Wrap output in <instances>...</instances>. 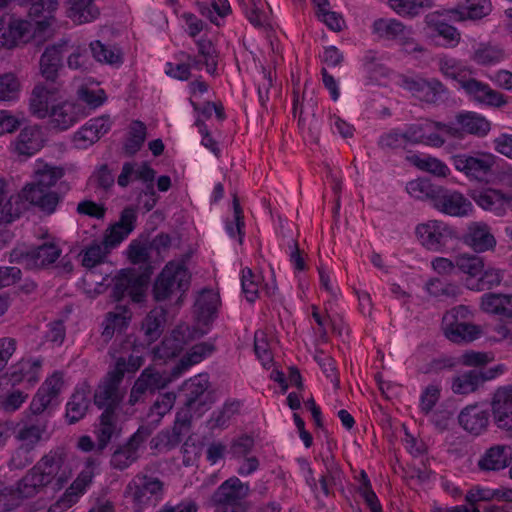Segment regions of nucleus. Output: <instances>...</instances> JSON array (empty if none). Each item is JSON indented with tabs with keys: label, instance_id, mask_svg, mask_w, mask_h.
<instances>
[{
	"label": "nucleus",
	"instance_id": "nucleus-1",
	"mask_svg": "<svg viewBox=\"0 0 512 512\" xmlns=\"http://www.w3.org/2000/svg\"><path fill=\"white\" fill-rule=\"evenodd\" d=\"M72 474L68 453L63 447H56L43 455L18 481V493L32 498L49 486L55 491L61 490Z\"/></svg>",
	"mask_w": 512,
	"mask_h": 512
},
{
	"label": "nucleus",
	"instance_id": "nucleus-2",
	"mask_svg": "<svg viewBox=\"0 0 512 512\" xmlns=\"http://www.w3.org/2000/svg\"><path fill=\"white\" fill-rule=\"evenodd\" d=\"M143 364L144 359L139 355L118 358L115 367L107 372L94 391L95 406L103 412L117 413L124 398L120 385L125 374L135 373Z\"/></svg>",
	"mask_w": 512,
	"mask_h": 512
},
{
	"label": "nucleus",
	"instance_id": "nucleus-3",
	"mask_svg": "<svg viewBox=\"0 0 512 512\" xmlns=\"http://www.w3.org/2000/svg\"><path fill=\"white\" fill-rule=\"evenodd\" d=\"M63 176V168L44 165L35 172L34 182L23 188L22 197L42 212L52 214L60 203L61 196L50 188Z\"/></svg>",
	"mask_w": 512,
	"mask_h": 512
},
{
	"label": "nucleus",
	"instance_id": "nucleus-4",
	"mask_svg": "<svg viewBox=\"0 0 512 512\" xmlns=\"http://www.w3.org/2000/svg\"><path fill=\"white\" fill-rule=\"evenodd\" d=\"M209 387L207 375L200 374L186 381L183 385V406L176 415L191 425L193 418H200L206 413L215 401Z\"/></svg>",
	"mask_w": 512,
	"mask_h": 512
},
{
	"label": "nucleus",
	"instance_id": "nucleus-5",
	"mask_svg": "<svg viewBox=\"0 0 512 512\" xmlns=\"http://www.w3.org/2000/svg\"><path fill=\"white\" fill-rule=\"evenodd\" d=\"M249 494V486L237 477L224 481L212 494L210 504L214 512H246L249 503L246 497Z\"/></svg>",
	"mask_w": 512,
	"mask_h": 512
},
{
	"label": "nucleus",
	"instance_id": "nucleus-6",
	"mask_svg": "<svg viewBox=\"0 0 512 512\" xmlns=\"http://www.w3.org/2000/svg\"><path fill=\"white\" fill-rule=\"evenodd\" d=\"M151 273L150 267H147L144 271L135 268L122 270L114 278L112 296L115 301H121L128 296L135 303L142 302Z\"/></svg>",
	"mask_w": 512,
	"mask_h": 512
},
{
	"label": "nucleus",
	"instance_id": "nucleus-7",
	"mask_svg": "<svg viewBox=\"0 0 512 512\" xmlns=\"http://www.w3.org/2000/svg\"><path fill=\"white\" fill-rule=\"evenodd\" d=\"M190 284L187 269L181 264L168 263L155 279L152 295L155 301L161 302L170 299L178 292H185Z\"/></svg>",
	"mask_w": 512,
	"mask_h": 512
},
{
	"label": "nucleus",
	"instance_id": "nucleus-8",
	"mask_svg": "<svg viewBox=\"0 0 512 512\" xmlns=\"http://www.w3.org/2000/svg\"><path fill=\"white\" fill-rule=\"evenodd\" d=\"M372 28L373 33L379 38L397 41L408 53L424 51V48L415 40L412 28L396 19H377Z\"/></svg>",
	"mask_w": 512,
	"mask_h": 512
},
{
	"label": "nucleus",
	"instance_id": "nucleus-9",
	"mask_svg": "<svg viewBox=\"0 0 512 512\" xmlns=\"http://www.w3.org/2000/svg\"><path fill=\"white\" fill-rule=\"evenodd\" d=\"M61 255V249L52 241L44 242L36 247L15 248L11 252V259L26 269L45 268Z\"/></svg>",
	"mask_w": 512,
	"mask_h": 512
},
{
	"label": "nucleus",
	"instance_id": "nucleus-10",
	"mask_svg": "<svg viewBox=\"0 0 512 512\" xmlns=\"http://www.w3.org/2000/svg\"><path fill=\"white\" fill-rule=\"evenodd\" d=\"M452 160L457 171L477 181H484L492 174L493 167L496 164L495 155L482 151L458 154L453 156Z\"/></svg>",
	"mask_w": 512,
	"mask_h": 512
},
{
	"label": "nucleus",
	"instance_id": "nucleus-11",
	"mask_svg": "<svg viewBox=\"0 0 512 512\" xmlns=\"http://www.w3.org/2000/svg\"><path fill=\"white\" fill-rule=\"evenodd\" d=\"M32 32V24L28 21L4 14L0 18V47L14 48L26 43Z\"/></svg>",
	"mask_w": 512,
	"mask_h": 512
},
{
	"label": "nucleus",
	"instance_id": "nucleus-12",
	"mask_svg": "<svg viewBox=\"0 0 512 512\" xmlns=\"http://www.w3.org/2000/svg\"><path fill=\"white\" fill-rule=\"evenodd\" d=\"M170 380L164 377L154 367L145 368L134 382L131 388L128 403L134 406L143 401L147 393L154 394L156 391L165 388Z\"/></svg>",
	"mask_w": 512,
	"mask_h": 512
},
{
	"label": "nucleus",
	"instance_id": "nucleus-13",
	"mask_svg": "<svg viewBox=\"0 0 512 512\" xmlns=\"http://www.w3.org/2000/svg\"><path fill=\"white\" fill-rule=\"evenodd\" d=\"M490 406L496 426L512 434V385L499 387L492 395Z\"/></svg>",
	"mask_w": 512,
	"mask_h": 512
},
{
	"label": "nucleus",
	"instance_id": "nucleus-14",
	"mask_svg": "<svg viewBox=\"0 0 512 512\" xmlns=\"http://www.w3.org/2000/svg\"><path fill=\"white\" fill-rule=\"evenodd\" d=\"M422 245L429 250L439 251L454 237V231L440 221H429L416 228Z\"/></svg>",
	"mask_w": 512,
	"mask_h": 512
},
{
	"label": "nucleus",
	"instance_id": "nucleus-15",
	"mask_svg": "<svg viewBox=\"0 0 512 512\" xmlns=\"http://www.w3.org/2000/svg\"><path fill=\"white\" fill-rule=\"evenodd\" d=\"M432 205L442 213L457 217L466 216L472 210L471 202L462 193L442 186L434 196Z\"/></svg>",
	"mask_w": 512,
	"mask_h": 512
},
{
	"label": "nucleus",
	"instance_id": "nucleus-16",
	"mask_svg": "<svg viewBox=\"0 0 512 512\" xmlns=\"http://www.w3.org/2000/svg\"><path fill=\"white\" fill-rule=\"evenodd\" d=\"M88 114L82 103L64 101L53 105L48 116L54 128L66 130Z\"/></svg>",
	"mask_w": 512,
	"mask_h": 512
},
{
	"label": "nucleus",
	"instance_id": "nucleus-17",
	"mask_svg": "<svg viewBox=\"0 0 512 512\" xmlns=\"http://www.w3.org/2000/svg\"><path fill=\"white\" fill-rule=\"evenodd\" d=\"M43 144L41 128L37 125H30L20 131L11 143V149L18 156L31 157L43 147Z\"/></svg>",
	"mask_w": 512,
	"mask_h": 512
},
{
	"label": "nucleus",
	"instance_id": "nucleus-18",
	"mask_svg": "<svg viewBox=\"0 0 512 512\" xmlns=\"http://www.w3.org/2000/svg\"><path fill=\"white\" fill-rule=\"evenodd\" d=\"M466 94L476 102L500 107L506 103L503 94L493 90L488 84L475 78L466 77L460 84Z\"/></svg>",
	"mask_w": 512,
	"mask_h": 512
},
{
	"label": "nucleus",
	"instance_id": "nucleus-19",
	"mask_svg": "<svg viewBox=\"0 0 512 512\" xmlns=\"http://www.w3.org/2000/svg\"><path fill=\"white\" fill-rule=\"evenodd\" d=\"M162 490V482L158 478L147 475H137L127 485L125 496L130 497L136 504H145L151 496Z\"/></svg>",
	"mask_w": 512,
	"mask_h": 512
},
{
	"label": "nucleus",
	"instance_id": "nucleus-20",
	"mask_svg": "<svg viewBox=\"0 0 512 512\" xmlns=\"http://www.w3.org/2000/svg\"><path fill=\"white\" fill-rule=\"evenodd\" d=\"M492 11L490 0H465V4L446 9L443 15L453 21L480 20Z\"/></svg>",
	"mask_w": 512,
	"mask_h": 512
},
{
	"label": "nucleus",
	"instance_id": "nucleus-21",
	"mask_svg": "<svg viewBox=\"0 0 512 512\" xmlns=\"http://www.w3.org/2000/svg\"><path fill=\"white\" fill-rule=\"evenodd\" d=\"M462 240L477 253L493 250L496 246V239L491 233L490 227L483 222L471 223Z\"/></svg>",
	"mask_w": 512,
	"mask_h": 512
},
{
	"label": "nucleus",
	"instance_id": "nucleus-22",
	"mask_svg": "<svg viewBox=\"0 0 512 512\" xmlns=\"http://www.w3.org/2000/svg\"><path fill=\"white\" fill-rule=\"evenodd\" d=\"M58 0H37L26 7L28 16L35 20L34 33L45 34L55 22L54 13L58 9Z\"/></svg>",
	"mask_w": 512,
	"mask_h": 512
},
{
	"label": "nucleus",
	"instance_id": "nucleus-23",
	"mask_svg": "<svg viewBox=\"0 0 512 512\" xmlns=\"http://www.w3.org/2000/svg\"><path fill=\"white\" fill-rule=\"evenodd\" d=\"M191 425L180 418L175 417L174 424L171 429H165L152 438L150 445L152 449L158 451H170L178 446L185 433L189 432Z\"/></svg>",
	"mask_w": 512,
	"mask_h": 512
},
{
	"label": "nucleus",
	"instance_id": "nucleus-24",
	"mask_svg": "<svg viewBox=\"0 0 512 512\" xmlns=\"http://www.w3.org/2000/svg\"><path fill=\"white\" fill-rule=\"evenodd\" d=\"M90 385L86 382L76 387L66 404L65 419L68 424H75L83 419L90 406Z\"/></svg>",
	"mask_w": 512,
	"mask_h": 512
},
{
	"label": "nucleus",
	"instance_id": "nucleus-25",
	"mask_svg": "<svg viewBox=\"0 0 512 512\" xmlns=\"http://www.w3.org/2000/svg\"><path fill=\"white\" fill-rule=\"evenodd\" d=\"M47 428L45 417L26 418L15 431V438L22 442L27 450H31L42 440Z\"/></svg>",
	"mask_w": 512,
	"mask_h": 512
},
{
	"label": "nucleus",
	"instance_id": "nucleus-26",
	"mask_svg": "<svg viewBox=\"0 0 512 512\" xmlns=\"http://www.w3.org/2000/svg\"><path fill=\"white\" fill-rule=\"evenodd\" d=\"M511 461V446L497 444L484 452L478 461V467L482 471H499L509 466Z\"/></svg>",
	"mask_w": 512,
	"mask_h": 512
},
{
	"label": "nucleus",
	"instance_id": "nucleus-27",
	"mask_svg": "<svg viewBox=\"0 0 512 512\" xmlns=\"http://www.w3.org/2000/svg\"><path fill=\"white\" fill-rule=\"evenodd\" d=\"M495 377V372L491 369L487 372L470 370L461 375L455 376L452 380L451 389L453 393L459 395H468L475 392L484 382Z\"/></svg>",
	"mask_w": 512,
	"mask_h": 512
},
{
	"label": "nucleus",
	"instance_id": "nucleus-28",
	"mask_svg": "<svg viewBox=\"0 0 512 512\" xmlns=\"http://www.w3.org/2000/svg\"><path fill=\"white\" fill-rule=\"evenodd\" d=\"M475 203L483 210L503 216L507 212L506 193L498 189L486 188L474 191L471 195Z\"/></svg>",
	"mask_w": 512,
	"mask_h": 512
},
{
	"label": "nucleus",
	"instance_id": "nucleus-29",
	"mask_svg": "<svg viewBox=\"0 0 512 512\" xmlns=\"http://www.w3.org/2000/svg\"><path fill=\"white\" fill-rule=\"evenodd\" d=\"M62 50L63 45L61 44L48 46L40 57V73L46 81L52 84L57 83L59 71L63 66Z\"/></svg>",
	"mask_w": 512,
	"mask_h": 512
},
{
	"label": "nucleus",
	"instance_id": "nucleus-30",
	"mask_svg": "<svg viewBox=\"0 0 512 512\" xmlns=\"http://www.w3.org/2000/svg\"><path fill=\"white\" fill-rule=\"evenodd\" d=\"M460 426L471 434L479 435L487 429L489 413L481 410L477 405L465 407L458 416Z\"/></svg>",
	"mask_w": 512,
	"mask_h": 512
},
{
	"label": "nucleus",
	"instance_id": "nucleus-31",
	"mask_svg": "<svg viewBox=\"0 0 512 512\" xmlns=\"http://www.w3.org/2000/svg\"><path fill=\"white\" fill-rule=\"evenodd\" d=\"M455 119L460 126L461 138H463L464 134L484 137L491 129L490 122L484 116L476 112H461L455 116Z\"/></svg>",
	"mask_w": 512,
	"mask_h": 512
},
{
	"label": "nucleus",
	"instance_id": "nucleus-32",
	"mask_svg": "<svg viewBox=\"0 0 512 512\" xmlns=\"http://www.w3.org/2000/svg\"><path fill=\"white\" fill-rule=\"evenodd\" d=\"M481 308L484 312L501 319H512V295L486 293L481 298Z\"/></svg>",
	"mask_w": 512,
	"mask_h": 512
},
{
	"label": "nucleus",
	"instance_id": "nucleus-33",
	"mask_svg": "<svg viewBox=\"0 0 512 512\" xmlns=\"http://www.w3.org/2000/svg\"><path fill=\"white\" fill-rule=\"evenodd\" d=\"M185 344V333L181 327H178L169 336H165L159 345L153 348L154 357L160 360L174 358L181 353Z\"/></svg>",
	"mask_w": 512,
	"mask_h": 512
},
{
	"label": "nucleus",
	"instance_id": "nucleus-34",
	"mask_svg": "<svg viewBox=\"0 0 512 512\" xmlns=\"http://www.w3.org/2000/svg\"><path fill=\"white\" fill-rule=\"evenodd\" d=\"M111 127L109 116H102L89 120L78 132L75 134L76 142H84L89 145L95 143L106 134Z\"/></svg>",
	"mask_w": 512,
	"mask_h": 512
},
{
	"label": "nucleus",
	"instance_id": "nucleus-35",
	"mask_svg": "<svg viewBox=\"0 0 512 512\" xmlns=\"http://www.w3.org/2000/svg\"><path fill=\"white\" fill-rule=\"evenodd\" d=\"M57 88H48L44 84H37L32 90L29 100L30 113L39 118L44 119L49 115V96L54 94Z\"/></svg>",
	"mask_w": 512,
	"mask_h": 512
},
{
	"label": "nucleus",
	"instance_id": "nucleus-36",
	"mask_svg": "<svg viewBox=\"0 0 512 512\" xmlns=\"http://www.w3.org/2000/svg\"><path fill=\"white\" fill-rule=\"evenodd\" d=\"M89 47L96 61L117 67L123 64L124 54L117 45H106L95 40L90 43Z\"/></svg>",
	"mask_w": 512,
	"mask_h": 512
},
{
	"label": "nucleus",
	"instance_id": "nucleus-37",
	"mask_svg": "<svg viewBox=\"0 0 512 512\" xmlns=\"http://www.w3.org/2000/svg\"><path fill=\"white\" fill-rule=\"evenodd\" d=\"M445 336L454 343H468L477 339L481 334L479 326L465 323L454 322L444 328Z\"/></svg>",
	"mask_w": 512,
	"mask_h": 512
},
{
	"label": "nucleus",
	"instance_id": "nucleus-38",
	"mask_svg": "<svg viewBox=\"0 0 512 512\" xmlns=\"http://www.w3.org/2000/svg\"><path fill=\"white\" fill-rule=\"evenodd\" d=\"M69 4L68 15L78 24L88 23L96 19L99 9L94 0H67Z\"/></svg>",
	"mask_w": 512,
	"mask_h": 512
},
{
	"label": "nucleus",
	"instance_id": "nucleus-39",
	"mask_svg": "<svg viewBox=\"0 0 512 512\" xmlns=\"http://www.w3.org/2000/svg\"><path fill=\"white\" fill-rule=\"evenodd\" d=\"M98 465L99 462L97 459L88 457L85 461L84 468L66 490V495L77 497L84 493L85 489L91 484L95 475V469Z\"/></svg>",
	"mask_w": 512,
	"mask_h": 512
},
{
	"label": "nucleus",
	"instance_id": "nucleus-40",
	"mask_svg": "<svg viewBox=\"0 0 512 512\" xmlns=\"http://www.w3.org/2000/svg\"><path fill=\"white\" fill-rule=\"evenodd\" d=\"M117 431V413L102 412L99 428L96 431L97 449L100 452L107 447Z\"/></svg>",
	"mask_w": 512,
	"mask_h": 512
},
{
	"label": "nucleus",
	"instance_id": "nucleus-41",
	"mask_svg": "<svg viewBox=\"0 0 512 512\" xmlns=\"http://www.w3.org/2000/svg\"><path fill=\"white\" fill-rule=\"evenodd\" d=\"M215 350V346L209 342L194 345L190 351L179 361L173 369V375H179L183 370L201 362L206 356Z\"/></svg>",
	"mask_w": 512,
	"mask_h": 512
},
{
	"label": "nucleus",
	"instance_id": "nucleus-42",
	"mask_svg": "<svg viewBox=\"0 0 512 512\" xmlns=\"http://www.w3.org/2000/svg\"><path fill=\"white\" fill-rule=\"evenodd\" d=\"M166 312L163 309L151 310L142 322V330L148 343L157 340L163 332Z\"/></svg>",
	"mask_w": 512,
	"mask_h": 512
},
{
	"label": "nucleus",
	"instance_id": "nucleus-43",
	"mask_svg": "<svg viewBox=\"0 0 512 512\" xmlns=\"http://www.w3.org/2000/svg\"><path fill=\"white\" fill-rule=\"evenodd\" d=\"M138 450L135 445H130L129 440L125 444L120 445L111 455V467L119 471L127 469L138 460Z\"/></svg>",
	"mask_w": 512,
	"mask_h": 512
},
{
	"label": "nucleus",
	"instance_id": "nucleus-44",
	"mask_svg": "<svg viewBox=\"0 0 512 512\" xmlns=\"http://www.w3.org/2000/svg\"><path fill=\"white\" fill-rule=\"evenodd\" d=\"M438 67L445 77L451 78L459 84H461L462 81L472 73V71L468 67L464 66L459 60L448 56H442L439 58Z\"/></svg>",
	"mask_w": 512,
	"mask_h": 512
},
{
	"label": "nucleus",
	"instance_id": "nucleus-45",
	"mask_svg": "<svg viewBox=\"0 0 512 512\" xmlns=\"http://www.w3.org/2000/svg\"><path fill=\"white\" fill-rule=\"evenodd\" d=\"M439 187V185L431 183L428 179L419 178L408 182L406 190L415 199L429 200L432 203Z\"/></svg>",
	"mask_w": 512,
	"mask_h": 512
},
{
	"label": "nucleus",
	"instance_id": "nucleus-46",
	"mask_svg": "<svg viewBox=\"0 0 512 512\" xmlns=\"http://www.w3.org/2000/svg\"><path fill=\"white\" fill-rule=\"evenodd\" d=\"M147 136V129L143 122L134 120L130 124L129 135L125 142L124 149L129 155L137 153L144 144Z\"/></svg>",
	"mask_w": 512,
	"mask_h": 512
},
{
	"label": "nucleus",
	"instance_id": "nucleus-47",
	"mask_svg": "<svg viewBox=\"0 0 512 512\" xmlns=\"http://www.w3.org/2000/svg\"><path fill=\"white\" fill-rule=\"evenodd\" d=\"M176 401L174 392L160 394L150 406L147 418H152V423L159 424L161 419L173 408Z\"/></svg>",
	"mask_w": 512,
	"mask_h": 512
},
{
	"label": "nucleus",
	"instance_id": "nucleus-48",
	"mask_svg": "<svg viewBox=\"0 0 512 512\" xmlns=\"http://www.w3.org/2000/svg\"><path fill=\"white\" fill-rule=\"evenodd\" d=\"M4 184L0 182V225L2 223H11L19 218L22 213V203L20 197H11L5 204Z\"/></svg>",
	"mask_w": 512,
	"mask_h": 512
},
{
	"label": "nucleus",
	"instance_id": "nucleus-49",
	"mask_svg": "<svg viewBox=\"0 0 512 512\" xmlns=\"http://www.w3.org/2000/svg\"><path fill=\"white\" fill-rule=\"evenodd\" d=\"M503 58V49L491 44H480L472 55V60L483 66L496 64Z\"/></svg>",
	"mask_w": 512,
	"mask_h": 512
},
{
	"label": "nucleus",
	"instance_id": "nucleus-50",
	"mask_svg": "<svg viewBox=\"0 0 512 512\" xmlns=\"http://www.w3.org/2000/svg\"><path fill=\"white\" fill-rule=\"evenodd\" d=\"M40 361L23 360L11 372L10 381L13 384L27 381L35 383L38 381L36 370L40 368Z\"/></svg>",
	"mask_w": 512,
	"mask_h": 512
},
{
	"label": "nucleus",
	"instance_id": "nucleus-51",
	"mask_svg": "<svg viewBox=\"0 0 512 512\" xmlns=\"http://www.w3.org/2000/svg\"><path fill=\"white\" fill-rule=\"evenodd\" d=\"M391 8L401 16H416L424 8L433 6L432 0H389Z\"/></svg>",
	"mask_w": 512,
	"mask_h": 512
},
{
	"label": "nucleus",
	"instance_id": "nucleus-52",
	"mask_svg": "<svg viewBox=\"0 0 512 512\" xmlns=\"http://www.w3.org/2000/svg\"><path fill=\"white\" fill-rule=\"evenodd\" d=\"M456 269L462 273L475 277L484 270V260L482 257L473 254H460L455 257Z\"/></svg>",
	"mask_w": 512,
	"mask_h": 512
},
{
	"label": "nucleus",
	"instance_id": "nucleus-53",
	"mask_svg": "<svg viewBox=\"0 0 512 512\" xmlns=\"http://www.w3.org/2000/svg\"><path fill=\"white\" fill-rule=\"evenodd\" d=\"M21 83L12 72L0 74V101H11L18 97Z\"/></svg>",
	"mask_w": 512,
	"mask_h": 512
},
{
	"label": "nucleus",
	"instance_id": "nucleus-54",
	"mask_svg": "<svg viewBox=\"0 0 512 512\" xmlns=\"http://www.w3.org/2000/svg\"><path fill=\"white\" fill-rule=\"evenodd\" d=\"M435 37H441L444 40L445 47L454 48L460 40L461 34L458 29L443 21H436L431 25Z\"/></svg>",
	"mask_w": 512,
	"mask_h": 512
},
{
	"label": "nucleus",
	"instance_id": "nucleus-55",
	"mask_svg": "<svg viewBox=\"0 0 512 512\" xmlns=\"http://www.w3.org/2000/svg\"><path fill=\"white\" fill-rule=\"evenodd\" d=\"M423 93L420 95V100L427 103H437L443 101L447 95L448 90L438 79L425 80Z\"/></svg>",
	"mask_w": 512,
	"mask_h": 512
},
{
	"label": "nucleus",
	"instance_id": "nucleus-56",
	"mask_svg": "<svg viewBox=\"0 0 512 512\" xmlns=\"http://www.w3.org/2000/svg\"><path fill=\"white\" fill-rule=\"evenodd\" d=\"M109 252L102 242H93L80 253L82 265L86 268H93L102 263Z\"/></svg>",
	"mask_w": 512,
	"mask_h": 512
},
{
	"label": "nucleus",
	"instance_id": "nucleus-57",
	"mask_svg": "<svg viewBox=\"0 0 512 512\" xmlns=\"http://www.w3.org/2000/svg\"><path fill=\"white\" fill-rule=\"evenodd\" d=\"M239 406L240 404L237 401L225 403L222 409L213 413L209 419L210 428L216 429L227 426L232 416L238 412Z\"/></svg>",
	"mask_w": 512,
	"mask_h": 512
},
{
	"label": "nucleus",
	"instance_id": "nucleus-58",
	"mask_svg": "<svg viewBox=\"0 0 512 512\" xmlns=\"http://www.w3.org/2000/svg\"><path fill=\"white\" fill-rule=\"evenodd\" d=\"M199 12L210 19L212 23L218 24L216 22L217 18L214 17L213 13L215 12L219 17H226L231 13V7L228 0H214L209 7L205 3H197Z\"/></svg>",
	"mask_w": 512,
	"mask_h": 512
},
{
	"label": "nucleus",
	"instance_id": "nucleus-59",
	"mask_svg": "<svg viewBox=\"0 0 512 512\" xmlns=\"http://www.w3.org/2000/svg\"><path fill=\"white\" fill-rule=\"evenodd\" d=\"M51 404L52 402L46 398V396H43L37 391L31 401L29 413L26 415V418L45 417L46 423L48 424L51 413L47 411V409Z\"/></svg>",
	"mask_w": 512,
	"mask_h": 512
},
{
	"label": "nucleus",
	"instance_id": "nucleus-60",
	"mask_svg": "<svg viewBox=\"0 0 512 512\" xmlns=\"http://www.w3.org/2000/svg\"><path fill=\"white\" fill-rule=\"evenodd\" d=\"M415 165L426 172H429L438 177H446L450 170L442 161L437 158L427 157V158H417L415 161Z\"/></svg>",
	"mask_w": 512,
	"mask_h": 512
},
{
	"label": "nucleus",
	"instance_id": "nucleus-61",
	"mask_svg": "<svg viewBox=\"0 0 512 512\" xmlns=\"http://www.w3.org/2000/svg\"><path fill=\"white\" fill-rule=\"evenodd\" d=\"M63 384L64 382L61 373L56 372L45 380L38 389V392L43 396H46V398L52 402L60 394Z\"/></svg>",
	"mask_w": 512,
	"mask_h": 512
},
{
	"label": "nucleus",
	"instance_id": "nucleus-62",
	"mask_svg": "<svg viewBox=\"0 0 512 512\" xmlns=\"http://www.w3.org/2000/svg\"><path fill=\"white\" fill-rule=\"evenodd\" d=\"M324 463L326 466V474L321 476L320 486L324 494L329 495V487L335 484L336 480L340 477L341 471L334 463L333 458L324 459Z\"/></svg>",
	"mask_w": 512,
	"mask_h": 512
},
{
	"label": "nucleus",
	"instance_id": "nucleus-63",
	"mask_svg": "<svg viewBox=\"0 0 512 512\" xmlns=\"http://www.w3.org/2000/svg\"><path fill=\"white\" fill-rule=\"evenodd\" d=\"M253 447L254 439L248 435H242L231 442L228 452L235 458H241L248 456Z\"/></svg>",
	"mask_w": 512,
	"mask_h": 512
},
{
	"label": "nucleus",
	"instance_id": "nucleus-64",
	"mask_svg": "<svg viewBox=\"0 0 512 512\" xmlns=\"http://www.w3.org/2000/svg\"><path fill=\"white\" fill-rule=\"evenodd\" d=\"M255 275L250 268L242 271V291L249 302H254L258 297V283L254 280Z\"/></svg>",
	"mask_w": 512,
	"mask_h": 512
}]
</instances>
